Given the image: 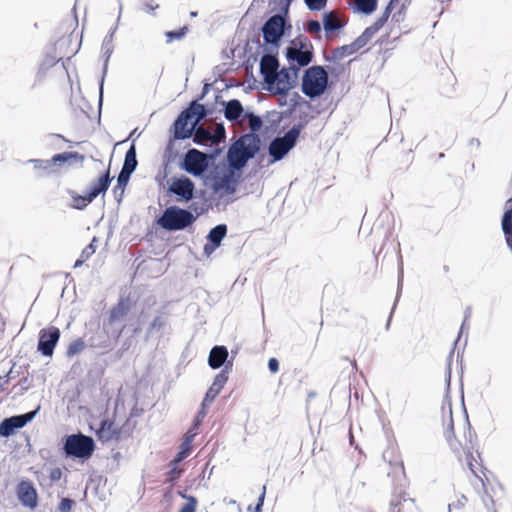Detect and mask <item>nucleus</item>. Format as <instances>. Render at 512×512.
<instances>
[{
  "instance_id": "38",
  "label": "nucleus",
  "mask_w": 512,
  "mask_h": 512,
  "mask_svg": "<svg viewBox=\"0 0 512 512\" xmlns=\"http://www.w3.org/2000/svg\"><path fill=\"white\" fill-rule=\"evenodd\" d=\"M68 195L72 198L70 206L77 210H84L94 200L88 197V192L85 195H80L76 191L68 189Z\"/></svg>"
},
{
  "instance_id": "15",
  "label": "nucleus",
  "mask_w": 512,
  "mask_h": 512,
  "mask_svg": "<svg viewBox=\"0 0 512 512\" xmlns=\"http://www.w3.org/2000/svg\"><path fill=\"white\" fill-rule=\"evenodd\" d=\"M60 330L55 326L40 330L37 350L46 357H51L60 339Z\"/></svg>"
},
{
  "instance_id": "56",
  "label": "nucleus",
  "mask_w": 512,
  "mask_h": 512,
  "mask_svg": "<svg viewBox=\"0 0 512 512\" xmlns=\"http://www.w3.org/2000/svg\"><path fill=\"white\" fill-rule=\"evenodd\" d=\"M483 504L487 510V512H497V510L494 508V499L491 495L485 494V496L482 498Z\"/></svg>"
},
{
  "instance_id": "17",
  "label": "nucleus",
  "mask_w": 512,
  "mask_h": 512,
  "mask_svg": "<svg viewBox=\"0 0 512 512\" xmlns=\"http://www.w3.org/2000/svg\"><path fill=\"white\" fill-rule=\"evenodd\" d=\"M229 169L228 173L223 176H214L212 179V190L218 194L219 198L226 195H233L236 192L237 180L234 178V173Z\"/></svg>"
},
{
  "instance_id": "54",
  "label": "nucleus",
  "mask_w": 512,
  "mask_h": 512,
  "mask_svg": "<svg viewBox=\"0 0 512 512\" xmlns=\"http://www.w3.org/2000/svg\"><path fill=\"white\" fill-rule=\"evenodd\" d=\"M294 0H270L274 7H278L284 13H289L290 5Z\"/></svg>"
},
{
  "instance_id": "4",
  "label": "nucleus",
  "mask_w": 512,
  "mask_h": 512,
  "mask_svg": "<svg viewBox=\"0 0 512 512\" xmlns=\"http://www.w3.org/2000/svg\"><path fill=\"white\" fill-rule=\"evenodd\" d=\"M307 121L294 124L283 136L275 137L268 146V153L271 159L269 165L282 160L296 145L301 130Z\"/></svg>"
},
{
  "instance_id": "3",
  "label": "nucleus",
  "mask_w": 512,
  "mask_h": 512,
  "mask_svg": "<svg viewBox=\"0 0 512 512\" xmlns=\"http://www.w3.org/2000/svg\"><path fill=\"white\" fill-rule=\"evenodd\" d=\"M286 59L295 78L300 68L308 66L313 61V46L304 35H299L290 41L286 48Z\"/></svg>"
},
{
  "instance_id": "46",
  "label": "nucleus",
  "mask_w": 512,
  "mask_h": 512,
  "mask_svg": "<svg viewBox=\"0 0 512 512\" xmlns=\"http://www.w3.org/2000/svg\"><path fill=\"white\" fill-rule=\"evenodd\" d=\"M180 496L186 499V503L181 507L179 512H196V507L198 504V500L196 497L191 495H186L184 493H179Z\"/></svg>"
},
{
  "instance_id": "43",
  "label": "nucleus",
  "mask_w": 512,
  "mask_h": 512,
  "mask_svg": "<svg viewBox=\"0 0 512 512\" xmlns=\"http://www.w3.org/2000/svg\"><path fill=\"white\" fill-rule=\"evenodd\" d=\"M28 162L33 164L35 170L43 171L45 174H49L54 171L51 159H30Z\"/></svg>"
},
{
  "instance_id": "60",
  "label": "nucleus",
  "mask_w": 512,
  "mask_h": 512,
  "mask_svg": "<svg viewBox=\"0 0 512 512\" xmlns=\"http://www.w3.org/2000/svg\"><path fill=\"white\" fill-rule=\"evenodd\" d=\"M47 140L50 144L59 145L63 142H67V140L60 134H49L47 136Z\"/></svg>"
},
{
  "instance_id": "50",
  "label": "nucleus",
  "mask_w": 512,
  "mask_h": 512,
  "mask_svg": "<svg viewBox=\"0 0 512 512\" xmlns=\"http://www.w3.org/2000/svg\"><path fill=\"white\" fill-rule=\"evenodd\" d=\"M225 137H226V131H225V127L222 123L218 124L215 128V130L212 132V144L213 145H218L219 143H221L222 141L225 140Z\"/></svg>"
},
{
  "instance_id": "5",
  "label": "nucleus",
  "mask_w": 512,
  "mask_h": 512,
  "mask_svg": "<svg viewBox=\"0 0 512 512\" xmlns=\"http://www.w3.org/2000/svg\"><path fill=\"white\" fill-rule=\"evenodd\" d=\"M291 28L288 13L280 10L279 13L270 16L261 28L264 44L278 50L286 31Z\"/></svg>"
},
{
  "instance_id": "57",
  "label": "nucleus",
  "mask_w": 512,
  "mask_h": 512,
  "mask_svg": "<svg viewBox=\"0 0 512 512\" xmlns=\"http://www.w3.org/2000/svg\"><path fill=\"white\" fill-rule=\"evenodd\" d=\"M221 152L222 150L220 148H215L211 152L205 153L208 167L217 159Z\"/></svg>"
},
{
  "instance_id": "16",
  "label": "nucleus",
  "mask_w": 512,
  "mask_h": 512,
  "mask_svg": "<svg viewBox=\"0 0 512 512\" xmlns=\"http://www.w3.org/2000/svg\"><path fill=\"white\" fill-rule=\"evenodd\" d=\"M117 30V25L110 29V31L107 33V35L104 37L101 45V52L103 57V69H102V77L99 82V103H102V97H103V85H104V79L108 70V64L111 55L114 51V34Z\"/></svg>"
},
{
  "instance_id": "34",
  "label": "nucleus",
  "mask_w": 512,
  "mask_h": 512,
  "mask_svg": "<svg viewBox=\"0 0 512 512\" xmlns=\"http://www.w3.org/2000/svg\"><path fill=\"white\" fill-rule=\"evenodd\" d=\"M84 159H85L84 155H82L76 151H72V152H63V153L54 155L51 158V162L54 167L56 164H61V163L71 164V161H75V162L82 164Z\"/></svg>"
},
{
  "instance_id": "28",
  "label": "nucleus",
  "mask_w": 512,
  "mask_h": 512,
  "mask_svg": "<svg viewBox=\"0 0 512 512\" xmlns=\"http://www.w3.org/2000/svg\"><path fill=\"white\" fill-rule=\"evenodd\" d=\"M112 178L109 169L104 172L96 181L92 182L88 190V197L95 200L100 194H105L111 184Z\"/></svg>"
},
{
  "instance_id": "36",
  "label": "nucleus",
  "mask_w": 512,
  "mask_h": 512,
  "mask_svg": "<svg viewBox=\"0 0 512 512\" xmlns=\"http://www.w3.org/2000/svg\"><path fill=\"white\" fill-rule=\"evenodd\" d=\"M60 60H62V57L57 58L55 55L47 53L39 65L38 72L36 74V80L41 81L45 77L46 72L51 67L56 65Z\"/></svg>"
},
{
  "instance_id": "1",
  "label": "nucleus",
  "mask_w": 512,
  "mask_h": 512,
  "mask_svg": "<svg viewBox=\"0 0 512 512\" xmlns=\"http://www.w3.org/2000/svg\"><path fill=\"white\" fill-rule=\"evenodd\" d=\"M261 139L258 134H243L228 148L227 163L232 171L241 172L248 161L260 151Z\"/></svg>"
},
{
  "instance_id": "19",
  "label": "nucleus",
  "mask_w": 512,
  "mask_h": 512,
  "mask_svg": "<svg viewBox=\"0 0 512 512\" xmlns=\"http://www.w3.org/2000/svg\"><path fill=\"white\" fill-rule=\"evenodd\" d=\"M232 371V361H229L225 368H223L214 378L212 385L207 390L203 402L210 404L220 394L224 385L228 381V374Z\"/></svg>"
},
{
  "instance_id": "37",
  "label": "nucleus",
  "mask_w": 512,
  "mask_h": 512,
  "mask_svg": "<svg viewBox=\"0 0 512 512\" xmlns=\"http://www.w3.org/2000/svg\"><path fill=\"white\" fill-rule=\"evenodd\" d=\"M469 318V309L466 310V314H465V319L460 327V332L458 334V337L457 339L455 340L454 342V347H456L457 343L459 342L460 338H461V335H462V332L464 330V327H465V323H466V320ZM454 352H455V348H453L450 353H449V356L447 358V368H446V373H445V382H446V387H447V390L450 389V384H451V363H452V357L454 355Z\"/></svg>"
},
{
  "instance_id": "51",
  "label": "nucleus",
  "mask_w": 512,
  "mask_h": 512,
  "mask_svg": "<svg viewBox=\"0 0 512 512\" xmlns=\"http://www.w3.org/2000/svg\"><path fill=\"white\" fill-rule=\"evenodd\" d=\"M209 404L205 403L202 401L201 403V408L200 410L197 412L194 420H193V428H199L200 425L202 424L203 422V419L206 417L208 411H207V406Z\"/></svg>"
},
{
  "instance_id": "18",
  "label": "nucleus",
  "mask_w": 512,
  "mask_h": 512,
  "mask_svg": "<svg viewBox=\"0 0 512 512\" xmlns=\"http://www.w3.org/2000/svg\"><path fill=\"white\" fill-rule=\"evenodd\" d=\"M16 494L24 507L34 509L37 506L38 494L31 481H20L16 487Z\"/></svg>"
},
{
  "instance_id": "39",
  "label": "nucleus",
  "mask_w": 512,
  "mask_h": 512,
  "mask_svg": "<svg viewBox=\"0 0 512 512\" xmlns=\"http://www.w3.org/2000/svg\"><path fill=\"white\" fill-rule=\"evenodd\" d=\"M129 180H130V177H128L124 174H121V173L118 174L117 183L113 187V190H112L115 200L118 203H120L122 201V198L124 196V190L129 182Z\"/></svg>"
},
{
  "instance_id": "49",
  "label": "nucleus",
  "mask_w": 512,
  "mask_h": 512,
  "mask_svg": "<svg viewBox=\"0 0 512 512\" xmlns=\"http://www.w3.org/2000/svg\"><path fill=\"white\" fill-rule=\"evenodd\" d=\"M31 387V381L28 377H22L17 385L13 386V390L15 391V396L23 395L29 388Z\"/></svg>"
},
{
  "instance_id": "59",
  "label": "nucleus",
  "mask_w": 512,
  "mask_h": 512,
  "mask_svg": "<svg viewBox=\"0 0 512 512\" xmlns=\"http://www.w3.org/2000/svg\"><path fill=\"white\" fill-rule=\"evenodd\" d=\"M467 502V498L462 495L459 499H457L456 502L450 503L448 505V511L451 512L452 509H460L464 507L465 503Z\"/></svg>"
},
{
  "instance_id": "9",
  "label": "nucleus",
  "mask_w": 512,
  "mask_h": 512,
  "mask_svg": "<svg viewBox=\"0 0 512 512\" xmlns=\"http://www.w3.org/2000/svg\"><path fill=\"white\" fill-rule=\"evenodd\" d=\"M186 113L187 112L182 111L172 125L173 137L169 139L164 151V158L167 164L172 162L176 157V153H174V141L185 140L191 137L192 128H187L190 120L187 118Z\"/></svg>"
},
{
  "instance_id": "64",
  "label": "nucleus",
  "mask_w": 512,
  "mask_h": 512,
  "mask_svg": "<svg viewBox=\"0 0 512 512\" xmlns=\"http://www.w3.org/2000/svg\"><path fill=\"white\" fill-rule=\"evenodd\" d=\"M268 369L271 373L275 374L279 371V361L272 357L268 360Z\"/></svg>"
},
{
  "instance_id": "2",
  "label": "nucleus",
  "mask_w": 512,
  "mask_h": 512,
  "mask_svg": "<svg viewBox=\"0 0 512 512\" xmlns=\"http://www.w3.org/2000/svg\"><path fill=\"white\" fill-rule=\"evenodd\" d=\"M391 14V5H387L381 17H379L371 26L367 27L362 34L352 43L346 44L333 49L331 55L324 56L328 62H336L342 60L346 56H350L364 48L372 37L384 26Z\"/></svg>"
},
{
  "instance_id": "6",
  "label": "nucleus",
  "mask_w": 512,
  "mask_h": 512,
  "mask_svg": "<svg viewBox=\"0 0 512 512\" xmlns=\"http://www.w3.org/2000/svg\"><path fill=\"white\" fill-rule=\"evenodd\" d=\"M329 86V75L323 66L308 67L302 76L301 90L310 99L323 95Z\"/></svg>"
},
{
  "instance_id": "24",
  "label": "nucleus",
  "mask_w": 512,
  "mask_h": 512,
  "mask_svg": "<svg viewBox=\"0 0 512 512\" xmlns=\"http://www.w3.org/2000/svg\"><path fill=\"white\" fill-rule=\"evenodd\" d=\"M96 435L104 443L119 440L121 438V430L115 428L114 422L106 418L100 421L99 427L96 429Z\"/></svg>"
},
{
  "instance_id": "10",
  "label": "nucleus",
  "mask_w": 512,
  "mask_h": 512,
  "mask_svg": "<svg viewBox=\"0 0 512 512\" xmlns=\"http://www.w3.org/2000/svg\"><path fill=\"white\" fill-rule=\"evenodd\" d=\"M290 71H292L290 67L278 70L264 82L266 89L274 95L286 96L296 83V78L294 76L292 78Z\"/></svg>"
},
{
  "instance_id": "31",
  "label": "nucleus",
  "mask_w": 512,
  "mask_h": 512,
  "mask_svg": "<svg viewBox=\"0 0 512 512\" xmlns=\"http://www.w3.org/2000/svg\"><path fill=\"white\" fill-rule=\"evenodd\" d=\"M196 145L209 146L213 145L212 131L202 126H192L191 137Z\"/></svg>"
},
{
  "instance_id": "41",
  "label": "nucleus",
  "mask_w": 512,
  "mask_h": 512,
  "mask_svg": "<svg viewBox=\"0 0 512 512\" xmlns=\"http://www.w3.org/2000/svg\"><path fill=\"white\" fill-rule=\"evenodd\" d=\"M191 442L189 440V438H184L183 442L181 443L180 447H179V451L177 452V454L175 455L174 459H173V463L174 464H178L180 462H182L184 459H186L191 451H192V447H191Z\"/></svg>"
},
{
  "instance_id": "45",
  "label": "nucleus",
  "mask_w": 512,
  "mask_h": 512,
  "mask_svg": "<svg viewBox=\"0 0 512 512\" xmlns=\"http://www.w3.org/2000/svg\"><path fill=\"white\" fill-rule=\"evenodd\" d=\"M304 29L309 34L314 35L317 39H321L322 27L318 20H313V19L308 20L304 25Z\"/></svg>"
},
{
  "instance_id": "29",
  "label": "nucleus",
  "mask_w": 512,
  "mask_h": 512,
  "mask_svg": "<svg viewBox=\"0 0 512 512\" xmlns=\"http://www.w3.org/2000/svg\"><path fill=\"white\" fill-rule=\"evenodd\" d=\"M224 106V117L230 122H238L244 115V109L238 99H231L227 102H222Z\"/></svg>"
},
{
  "instance_id": "27",
  "label": "nucleus",
  "mask_w": 512,
  "mask_h": 512,
  "mask_svg": "<svg viewBox=\"0 0 512 512\" xmlns=\"http://www.w3.org/2000/svg\"><path fill=\"white\" fill-rule=\"evenodd\" d=\"M183 112H187L186 116L189 120L194 118V123L192 126H196L200 121L204 120L210 114H212V110L207 108L206 105L200 104L198 100H193L190 102L188 107L183 110Z\"/></svg>"
},
{
  "instance_id": "7",
  "label": "nucleus",
  "mask_w": 512,
  "mask_h": 512,
  "mask_svg": "<svg viewBox=\"0 0 512 512\" xmlns=\"http://www.w3.org/2000/svg\"><path fill=\"white\" fill-rule=\"evenodd\" d=\"M196 216L187 209L178 206L167 207L157 219V224L166 231H180L191 226Z\"/></svg>"
},
{
  "instance_id": "40",
  "label": "nucleus",
  "mask_w": 512,
  "mask_h": 512,
  "mask_svg": "<svg viewBox=\"0 0 512 512\" xmlns=\"http://www.w3.org/2000/svg\"><path fill=\"white\" fill-rule=\"evenodd\" d=\"M243 118L248 121L250 132L248 134H258L262 128V119L254 112H245Z\"/></svg>"
},
{
  "instance_id": "47",
  "label": "nucleus",
  "mask_w": 512,
  "mask_h": 512,
  "mask_svg": "<svg viewBox=\"0 0 512 512\" xmlns=\"http://www.w3.org/2000/svg\"><path fill=\"white\" fill-rule=\"evenodd\" d=\"M187 32H188V27L183 26V27L179 28L178 30L167 31L165 33V36L167 37V42L170 43L174 40H180V39L184 38L186 36Z\"/></svg>"
},
{
  "instance_id": "62",
  "label": "nucleus",
  "mask_w": 512,
  "mask_h": 512,
  "mask_svg": "<svg viewBox=\"0 0 512 512\" xmlns=\"http://www.w3.org/2000/svg\"><path fill=\"white\" fill-rule=\"evenodd\" d=\"M450 448L452 449V451L455 453V454H459L460 452V443L456 440L455 436L454 437H451V436H448L446 438Z\"/></svg>"
},
{
  "instance_id": "42",
  "label": "nucleus",
  "mask_w": 512,
  "mask_h": 512,
  "mask_svg": "<svg viewBox=\"0 0 512 512\" xmlns=\"http://www.w3.org/2000/svg\"><path fill=\"white\" fill-rule=\"evenodd\" d=\"M190 208L195 212L196 218L201 216L202 214L208 212L213 208L212 201L210 198H205L204 201L201 202L195 201L191 204Z\"/></svg>"
},
{
  "instance_id": "20",
  "label": "nucleus",
  "mask_w": 512,
  "mask_h": 512,
  "mask_svg": "<svg viewBox=\"0 0 512 512\" xmlns=\"http://www.w3.org/2000/svg\"><path fill=\"white\" fill-rule=\"evenodd\" d=\"M227 235V225L218 224L214 226L207 234V243L204 245L203 252L209 257L218 247Z\"/></svg>"
},
{
  "instance_id": "8",
  "label": "nucleus",
  "mask_w": 512,
  "mask_h": 512,
  "mask_svg": "<svg viewBox=\"0 0 512 512\" xmlns=\"http://www.w3.org/2000/svg\"><path fill=\"white\" fill-rule=\"evenodd\" d=\"M94 449L93 438L81 433L66 436L63 443V452L66 457L88 459L93 454Z\"/></svg>"
},
{
  "instance_id": "14",
  "label": "nucleus",
  "mask_w": 512,
  "mask_h": 512,
  "mask_svg": "<svg viewBox=\"0 0 512 512\" xmlns=\"http://www.w3.org/2000/svg\"><path fill=\"white\" fill-rule=\"evenodd\" d=\"M168 192L175 195L177 201L188 203L195 198V184L184 175L173 177Z\"/></svg>"
},
{
  "instance_id": "44",
  "label": "nucleus",
  "mask_w": 512,
  "mask_h": 512,
  "mask_svg": "<svg viewBox=\"0 0 512 512\" xmlns=\"http://www.w3.org/2000/svg\"><path fill=\"white\" fill-rule=\"evenodd\" d=\"M86 346L85 341L82 338H78L71 342L67 348L66 356L73 357L79 353H81Z\"/></svg>"
},
{
  "instance_id": "12",
  "label": "nucleus",
  "mask_w": 512,
  "mask_h": 512,
  "mask_svg": "<svg viewBox=\"0 0 512 512\" xmlns=\"http://www.w3.org/2000/svg\"><path fill=\"white\" fill-rule=\"evenodd\" d=\"M39 410L40 406H38L35 410L29 411L27 413L4 418L0 422V437L8 438L13 435L17 430L23 428L29 422H31L36 417Z\"/></svg>"
},
{
  "instance_id": "48",
  "label": "nucleus",
  "mask_w": 512,
  "mask_h": 512,
  "mask_svg": "<svg viewBox=\"0 0 512 512\" xmlns=\"http://www.w3.org/2000/svg\"><path fill=\"white\" fill-rule=\"evenodd\" d=\"M444 426V434L445 438L448 436L454 437V422H453V415H452V406L451 403L448 402V422L443 424Z\"/></svg>"
},
{
  "instance_id": "32",
  "label": "nucleus",
  "mask_w": 512,
  "mask_h": 512,
  "mask_svg": "<svg viewBox=\"0 0 512 512\" xmlns=\"http://www.w3.org/2000/svg\"><path fill=\"white\" fill-rule=\"evenodd\" d=\"M378 5V0H349V6L354 12L364 15L372 14Z\"/></svg>"
},
{
  "instance_id": "61",
  "label": "nucleus",
  "mask_w": 512,
  "mask_h": 512,
  "mask_svg": "<svg viewBox=\"0 0 512 512\" xmlns=\"http://www.w3.org/2000/svg\"><path fill=\"white\" fill-rule=\"evenodd\" d=\"M14 378L15 376L13 375V369H10V371L6 375L0 376V390H4L5 386L9 383V381Z\"/></svg>"
},
{
  "instance_id": "55",
  "label": "nucleus",
  "mask_w": 512,
  "mask_h": 512,
  "mask_svg": "<svg viewBox=\"0 0 512 512\" xmlns=\"http://www.w3.org/2000/svg\"><path fill=\"white\" fill-rule=\"evenodd\" d=\"M74 504V500L70 498H62L58 505V512H70Z\"/></svg>"
},
{
  "instance_id": "22",
  "label": "nucleus",
  "mask_w": 512,
  "mask_h": 512,
  "mask_svg": "<svg viewBox=\"0 0 512 512\" xmlns=\"http://www.w3.org/2000/svg\"><path fill=\"white\" fill-rule=\"evenodd\" d=\"M322 24L325 31V37L328 40H332L335 36V32L341 30L346 25V22H343L340 19L338 12L329 11L323 13Z\"/></svg>"
},
{
  "instance_id": "11",
  "label": "nucleus",
  "mask_w": 512,
  "mask_h": 512,
  "mask_svg": "<svg viewBox=\"0 0 512 512\" xmlns=\"http://www.w3.org/2000/svg\"><path fill=\"white\" fill-rule=\"evenodd\" d=\"M205 158L204 152L190 148L184 154L180 162V168L193 176H202L209 168Z\"/></svg>"
},
{
  "instance_id": "25",
  "label": "nucleus",
  "mask_w": 512,
  "mask_h": 512,
  "mask_svg": "<svg viewBox=\"0 0 512 512\" xmlns=\"http://www.w3.org/2000/svg\"><path fill=\"white\" fill-rule=\"evenodd\" d=\"M501 230L507 247L512 253V197L505 202L504 213L501 218Z\"/></svg>"
},
{
  "instance_id": "13",
  "label": "nucleus",
  "mask_w": 512,
  "mask_h": 512,
  "mask_svg": "<svg viewBox=\"0 0 512 512\" xmlns=\"http://www.w3.org/2000/svg\"><path fill=\"white\" fill-rule=\"evenodd\" d=\"M131 309V303L128 298H121L118 303L111 308L109 316L103 322H106L107 327L112 331L114 337H119L123 331V326L119 324L124 320L126 315Z\"/></svg>"
},
{
  "instance_id": "33",
  "label": "nucleus",
  "mask_w": 512,
  "mask_h": 512,
  "mask_svg": "<svg viewBox=\"0 0 512 512\" xmlns=\"http://www.w3.org/2000/svg\"><path fill=\"white\" fill-rule=\"evenodd\" d=\"M168 325V316L159 312L158 315L154 317L152 322L149 324L146 330V338L152 337L154 334L161 332Z\"/></svg>"
},
{
  "instance_id": "21",
  "label": "nucleus",
  "mask_w": 512,
  "mask_h": 512,
  "mask_svg": "<svg viewBox=\"0 0 512 512\" xmlns=\"http://www.w3.org/2000/svg\"><path fill=\"white\" fill-rule=\"evenodd\" d=\"M111 329L103 322V328L96 330L87 339V345L91 348L102 349L108 351L111 349Z\"/></svg>"
},
{
  "instance_id": "53",
  "label": "nucleus",
  "mask_w": 512,
  "mask_h": 512,
  "mask_svg": "<svg viewBox=\"0 0 512 512\" xmlns=\"http://www.w3.org/2000/svg\"><path fill=\"white\" fill-rule=\"evenodd\" d=\"M97 241L96 237H94L89 245H87L81 252V258L89 259L96 251L95 242Z\"/></svg>"
},
{
  "instance_id": "63",
  "label": "nucleus",
  "mask_w": 512,
  "mask_h": 512,
  "mask_svg": "<svg viewBox=\"0 0 512 512\" xmlns=\"http://www.w3.org/2000/svg\"><path fill=\"white\" fill-rule=\"evenodd\" d=\"M62 477V471L60 468H52L50 469V472H49V479L51 480V482H56L58 480H60Z\"/></svg>"
},
{
  "instance_id": "58",
  "label": "nucleus",
  "mask_w": 512,
  "mask_h": 512,
  "mask_svg": "<svg viewBox=\"0 0 512 512\" xmlns=\"http://www.w3.org/2000/svg\"><path fill=\"white\" fill-rule=\"evenodd\" d=\"M181 474H182V469L178 468L177 464H175L168 472V480L170 482H174L175 480H177L180 477Z\"/></svg>"
},
{
  "instance_id": "52",
  "label": "nucleus",
  "mask_w": 512,
  "mask_h": 512,
  "mask_svg": "<svg viewBox=\"0 0 512 512\" xmlns=\"http://www.w3.org/2000/svg\"><path fill=\"white\" fill-rule=\"evenodd\" d=\"M304 2L311 11H320L327 4V0H304Z\"/></svg>"
},
{
  "instance_id": "26",
  "label": "nucleus",
  "mask_w": 512,
  "mask_h": 512,
  "mask_svg": "<svg viewBox=\"0 0 512 512\" xmlns=\"http://www.w3.org/2000/svg\"><path fill=\"white\" fill-rule=\"evenodd\" d=\"M229 352L226 346L216 345L214 346L208 356V365L212 369H219L222 366H226L229 361L233 362V359L228 360Z\"/></svg>"
},
{
  "instance_id": "35",
  "label": "nucleus",
  "mask_w": 512,
  "mask_h": 512,
  "mask_svg": "<svg viewBox=\"0 0 512 512\" xmlns=\"http://www.w3.org/2000/svg\"><path fill=\"white\" fill-rule=\"evenodd\" d=\"M403 277H404L403 261H402L401 255H400L399 256V264H398L397 293H396V298H395L393 307L391 309L390 315H389L387 323H386V330H388L390 327L393 313L395 311L396 305H397L400 295H401V291H402V287H403Z\"/></svg>"
},
{
  "instance_id": "23",
  "label": "nucleus",
  "mask_w": 512,
  "mask_h": 512,
  "mask_svg": "<svg viewBox=\"0 0 512 512\" xmlns=\"http://www.w3.org/2000/svg\"><path fill=\"white\" fill-rule=\"evenodd\" d=\"M277 51L278 50L266 52L261 57L259 68L264 82L274 75L279 69Z\"/></svg>"
},
{
  "instance_id": "30",
  "label": "nucleus",
  "mask_w": 512,
  "mask_h": 512,
  "mask_svg": "<svg viewBox=\"0 0 512 512\" xmlns=\"http://www.w3.org/2000/svg\"><path fill=\"white\" fill-rule=\"evenodd\" d=\"M138 165L136 147L132 144L125 153L124 163L120 173L128 177L134 173Z\"/></svg>"
}]
</instances>
